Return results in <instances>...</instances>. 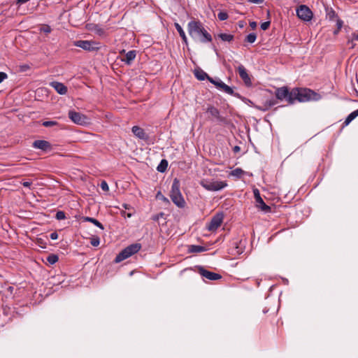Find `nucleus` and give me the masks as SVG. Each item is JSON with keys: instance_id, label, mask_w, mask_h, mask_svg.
<instances>
[{"instance_id": "obj_15", "label": "nucleus", "mask_w": 358, "mask_h": 358, "mask_svg": "<svg viewBox=\"0 0 358 358\" xmlns=\"http://www.w3.org/2000/svg\"><path fill=\"white\" fill-rule=\"evenodd\" d=\"M50 85L52 87L55 91L61 95H64L67 92V87L62 83L53 81L50 83Z\"/></svg>"}, {"instance_id": "obj_54", "label": "nucleus", "mask_w": 358, "mask_h": 358, "mask_svg": "<svg viewBox=\"0 0 358 358\" xmlns=\"http://www.w3.org/2000/svg\"><path fill=\"white\" fill-rule=\"evenodd\" d=\"M124 207L127 209V204H124Z\"/></svg>"}, {"instance_id": "obj_45", "label": "nucleus", "mask_w": 358, "mask_h": 358, "mask_svg": "<svg viewBox=\"0 0 358 358\" xmlns=\"http://www.w3.org/2000/svg\"><path fill=\"white\" fill-rule=\"evenodd\" d=\"M253 192H254V196H255V200L257 199V198L261 197L259 191L257 189H254Z\"/></svg>"}, {"instance_id": "obj_13", "label": "nucleus", "mask_w": 358, "mask_h": 358, "mask_svg": "<svg viewBox=\"0 0 358 358\" xmlns=\"http://www.w3.org/2000/svg\"><path fill=\"white\" fill-rule=\"evenodd\" d=\"M131 131L139 139L147 141L149 138L148 134L145 133L143 129L138 126H134L131 128Z\"/></svg>"}, {"instance_id": "obj_12", "label": "nucleus", "mask_w": 358, "mask_h": 358, "mask_svg": "<svg viewBox=\"0 0 358 358\" xmlns=\"http://www.w3.org/2000/svg\"><path fill=\"white\" fill-rule=\"evenodd\" d=\"M206 113H209L220 122H225V118L220 115V110L213 106H208L206 108Z\"/></svg>"}, {"instance_id": "obj_24", "label": "nucleus", "mask_w": 358, "mask_h": 358, "mask_svg": "<svg viewBox=\"0 0 358 358\" xmlns=\"http://www.w3.org/2000/svg\"><path fill=\"white\" fill-rule=\"evenodd\" d=\"M174 26L180 36L182 38V42L185 44H187V38L182 27L178 22H175Z\"/></svg>"}, {"instance_id": "obj_20", "label": "nucleus", "mask_w": 358, "mask_h": 358, "mask_svg": "<svg viewBox=\"0 0 358 358\" xmlns=\"http://www.w3.org/2000/svg\"><path fill=\"white\" fill-rule=\"evenodd\" d=\"M220 90L228 94H230L231 96H234L235 97H237V98H241V96L237 93V92H235L233 90L232 87H231L230 86L226 85L224 83V84L222 85V86L221 87V88L220 89Z\"/></svg>"}, {"instance_id": "obj_41", "label": "nucleus", "mask_w": 358, "mask_h": 358, "mask_svg": "<svg viewBox=\"0 0 358 358\" xmlns=\"http://www.w3.org/2000/svg\"><path fill=\"white\" fill-rule=\"evenodd\" d=\"M271 24L270 21H266L261 24V29L262 30H266L268 29L269 26Z\"/></svg>"}, {"instance_id": "obj_28", "label": "nucleus", "mask_w": 358, "mask_h": 358, "mask_svg": "<svg viewBox=\"0 0 358 358\" xmlns=\"http://www.w3.org/2000/svg\"><path fill=\"white\" fill-rule=\"evenodd\" d=\"M129 257L128 255L126 253L124 250H122L115 258L114 262L115 263H120L122 261L127 259Z\"/></svg>"}, {"instance_id": "obj_18", "label": "nucleus", "mask_w": 358, "mask_h": 358, "mask_svg": "<svg viewBox=\"0 0 358 358\" xmlns=\"http://www.w3.org/2000/svg\"><path fill=\"white\" fill-rule=\"evenodd\" d=\"M277 103L278 102H277L276 99H275L274 98H271L268 100H266L262 106H257V108L260 110L266 111V110H268V109H270L271 107H273L275 104H277Z\"/></svg>"}, {"instance_id": "obj_19", "label": "nucleus", "mask_w": 358, "mask_h": 358, "mask_svg": "<svg viewBox=\"0 0 358 358\" xmlns=\"http://www.w3.org/2000/svg\"><path fill=\"white\" fill-rule=\"evenodd\" d=\"M194 76L196 78L197 80L203 81L207 79L208 80V78H210L203 70H202L201 68H196L194 71Z\"/></svg>"}, {"instance_id": "obj_23", "label": "nucleus", "mask_w": 358, "mask_h": 358, "mask_svg": "<svg viewBox=\"0 0 358 358\" xmlns=\"http://www.w3.org/2000/svg\"><path fill=\"white\" fill-rule=\"evenodd\" d=\"M80 219L83 222H89L94 224L95 226H96L97 227H99L101 229H104L103 225L99 220H97L96 219H95L94 217L83 216L80 217Z\"/></svg>"}, {"instance_id": "obj_35", "label": "nucleus", "mask_w": 358, "mask_h": 358, "mask_svg": "<svg viewBox=\"0 0 358 358\" xmlns=\"http://www.w3.org/2000/svg\"><path fill=\"white\" fill-rule=\"evenodd\" d=\"M217 17L218 19L220 20V21H224V20H226L228 19L229 17V15L227 14V13L226 12H224V11H220V13H218L217 14Z\"/></svg>"}, {"instance_id": "obj_44", "label": "nucleus", "mask_w": 358, "mask_h": 358, "mask_svg": "<svg viewBox=\"0 0 358 358\" xmlns=\"http://www.w3.org/2000/svg\"><path fill=\"white\" fill-rule=\"evenodd\" d=\"M50 237L52 240H56L58 238V234L56 231H54L50 234Z\"/></svg>"}, {"instance_id": "obj_43", "label": "nucleus", "mask_w": 358, "mask_h": 358, "mask_svg": "<svg viewBox=\"0 0 358 358\" xmlns=\"http://www.w3.org/2000/svg\"><path fill=\"white\" fill-rule=\"evenodd\" d=\"M22 184L24 187H28L30 189L31 186L32 185V182L31 181H24L22 182Z\"/></svg>"}, {"instance_id": "obj_30", "label": "nucleus", "mask_w": 358, "mask_h": 358, "mask_svg": "<svg viewBox=\"0 0 358 358\" xmlns=\"http://www.w3.org/2000/svg\"><path fill=\"white\" fill-rule=\"evenodd\" d=\"M208 81L214 85L218 90H220L224 84V82H222L219 78H209Z\"/></svg>"}, {"instance_id": "obj_47", "label": "nucleus", "mask_w": 358, "mask_h": 358, "mask_svg": "<svg viewBox=\"0 0 358 358\" xmlns=\"http://www.w3.org/2000/svg\"><path fill=\"white\" fill-rule=\"evenodd\" d=\"M264 0H248L249 2L250 3H261L264 1Z\"/></svg>"}, {"instance_id": "obj_37", "label": "nucleus", "mask_w": 358, "mask_h": 358, "mask_svg": "<svg viewBox=\"0 0 358 358\" xmlns=\"http://www.w3.org/2000/svg\"><path fill=\"white\" fill-rule=\"evenodd\" d=\"M57 124H58V122L56 121H44L42 123V125L45 127H53V126H55Z\"/></svg>"}, {"instance_id": "obj_16", "label": "nucleus", "mask_w": 358, "mask_h": 358, "mask_svg": "<svg viewBox=\"0 0 358 358\" xmlns=\"http://www.w3.org/2000/svg\"><path fill=\"white\" fill-rule=\"evenodd\" d=\"M136 57V50H129L125 54V57L122 59L121 61L127 65H130Z\"/></svg>"}, {"instance_id": "obj_14", "label": "nucleus", "mask_w": 358, "mask_h": 358, "mask_svg": "<svg viewBox=\"0 0 358 358\" xmlns=\"http://www.w3.org/2000/svg\"><path fill=\"white\" fill-rule=\"evenodd\" d=\"M33 148L41 150L43 151H47L51 149V144L45 140H36L34 141L32 144Z\"/></svg>"}, {"instance_id": "obj_29", "label": "nucleus", "mask_w": 358, "mask_h": 358, "mask_svg": "<svg viewBox=\"0 0 358 358\" xmlns=\"http://www.w3.org/2000/svg\"><path fill=\"white\" fill-rule=\"evenodd\" d=\"M168 167V162L166 159H162L157 167V170L160 173H164Z\"/></svg>"}, {"instance_id": "obj_17", "label": "nucleus", "mask_w": 358, "mask_h": 358, "mask_svg": "<svg viewBox=\"0 0 358 358\" xmlns=\"http://www.w3.org/2000/svg\"><path fill=\"white\" fill-rule=\"evenodd\" d=\"M141 248V246L140 244L134 243L127 246L124 250H125L126 253L128 255L129 257L132 255L137 253L140 250Z\"/></svg>"}, {"instance_id": "obj_46", "label": "nucleus", "mask_w": 358, "mask_h": 358, "mask_svg": "<svg viewBox=\"0 0 358 358\" xmlns=\"http://www.w3.org/2000/svg\"><path fill=\"white\" fill-rule=\"evenodd\" d=\"M163 215H164V213H160L159 214H157L155 216H154L153 217V220H158L159 219V217H162Z\"/></svg>"}, {"instance_id": "obj_5", "label": "nucleus", "mask_w": 358, "mask_h": 358, "mask_svg": "<svg viewBox=\"0 0 358 358\" xmlns=\"http://www.w3.org/2000/svg\"><path fill=\"white\" fill-rule=\"evenodd\" d=\"M293 89L289 91L287 87H282L277 88L275 90V96L277 99L280 101L285 100L289 104H293Z\"/></svg>"}, {"instance_id": "obj_8", "label": "nucleus", "mask_w": 358, "mask_h": 358, "mask_svg": "<svg viewBox=\"0 0 358 358\" xmlns=\"http://www.w3.org/2000/svg\"><path fill=\"white\" fill-rule=\"evenodd\" d=\"M297 17L303 21L309 22L312 20L313 13L306 5L299 6L296 10Z\"/></svg>"}, {"instance_id": "obj_25", "label": "nucleus", "mask_w": 358, "mask_h": 358, "mask_svg": "<svg viewBox=\"0 0 358 358\" xmlns=\"http://www.w3.org/2000/svg\"><path fill=\"white\" fill-rule=\"evenodd\" d=\"M233 245H234L235 253L237 255H241L243 252V244L242 243V241H234L233 242Z\"/></svg>"}, {"instance_id": "obj_21", "label": "nucleus", "mask_w": 358, "mask_h": 358, "mask_svg": "<svg viewBox=\"0 0 358 358\" xmlns=\"http://www.w3.org/2000/svg\"><path fill=\"white\" fill-rule=\"evenodd\" d=\"M256 201V206L258 208L261 209L262 211L265 213H268L271 211V207L266 205L262 197L257 198V199L255 200Z\"/></svg>"}, {"instance_id": "obj_42", "label": "nucleus", "mask_w": 358, "mask_h": 358, "mask_svg": "<svg viewBox=\"0 0 358 358\" xmlns=\"http://www.w3.org/2000/svg\"><path fill=\"white\" fill-rule=\"evenodd\" d=\"M7 78L8 75L6 73L0 71V83H1Z\"/></svg>"}, {"instance_id": "obj_27", "label": "nucleus", "mask_w": 358, "mask_h": 358, "mask_svg": "<svg viewBox=\"0 0 358 358\" xmlns=\"http://www.w3.org/2000/svg\"><path fill=\"white\" fill-rule=\"evenodd\" d=\"M358 116V109L354 110L351 113H350L346 119L345 120L344 124H349L354 119H355Z\"/></svg>"}, {"instance_id": "obj_4", "label": "nucleus", "mask_w": 358, "mask_h": 358, "mask_svg": "<svg viewBox=\"0 0 358 358\" xmlns=\"http://www.w3.org/2000/svg\"><path fill=\"white\" fill-rule=\"evenodd\" d=\"M69 118L75 124L85 126L90 124V119L84 114L71 110L68 113Z\"/></svg>"}, {"instance_id": "obj_40", "label": "nucleus", "mask_w": 358, "mask_h": 358, "mask_svg": "<svg viewBox=\"0 0 358 358\" xmlns=\"http://www.w3.org/2000/svg\"><path fill=\"white\" fill-rule=\"evenodd\" d=\"M90 243H91L92 245H93L94 247L98 246L100 243L99 238L96 237V238H92Z\"/></svg>"}, {"instance_id": "obj_31", "label": "nucleus", "mask_w": 358, "mask_h": 358, "mask_svg": "<svg viewBox=\"0 0 358 358\" xmlns=\"http://www.w3.org/2000/svg\"><path fill=\"white\" fill-rule=\"evenodd\" d=\"M326 16L329 20H334L336 17V13L331 8H326Z\"/></svg>"}, {"instance_id": "obj_52", "label": "nucleus", "mask_w": 358, "mask_h": 358, "mask_svg": "<svg viewBox=\"0 0 358 358\" xmlns=\"http://www.w3.org/2000/svg\"><path fill=\"white\" fill-rule=\"evenodd\" d=\"M354 39L358 41V34L356 35H354L353 36Z\"/></svg>"}, {"instance_id": "obj_34", "label": "nucleus", "mask_w": 358, "mask_h": 358, "mask_svg": "<svg viewBox=\"0 0 358 358\" xmlns=\"http://www.w3.org/2000/svg\"><path fill=\"white\" fill-rule=\"evenodd\" d=\"M256 39L257 34L255 33H250L245 37V41L249 43H253L255 42Z\"/></svg>"}, {"instance_id": "obj_7", "label": "nucleus", "mask_w": 358, "mask_h": 358, "mask_svg": "<svg viewBox=\"0 0 358 358\" xmlns=\"http://www.w3.org/2000/svg\"><path fill=\"white\" fill-rule=\"evenodd\" d=\"M74 45L87 51H96L100 49L99 43L92 41L79 40L75 41Z\"/></svg>"}, {"instance_id": "obj_2", "label": "nucleus", "mask_w": 358, "mask_h": 358, "mask_svg": "<svg viewBox=\"0 0 358 358\" xmlns=\"http://www.w3.org/2000/svg\"><path fill=\"white\" fill-rule=\"evenodd\" d=\"M293 103L296 101L299 102H307L310 101H318L321 96L315 91L308 88H293Z\"/></svg>"}, {"instance_id": "obj_50", "label": "nucleus", "mask_w": 358, "mask_h": 358, "mask_svg": "<svg viewBox=\"0 0 358 358\" xmlns=\"http://www.w3.org/2000/svg\"><path fill=\"white\" fill-rule=\"evenodd\" d=\"M240 150H241V148L239 146H238V145L234 146V148H233V151L235 153L239 152Z\"/></svg>"}, {"instance_id": "obj_10", "label": "nucleus", "mask_w": 358, "mask_h": 358, "mask_svg": "<svg viewBox=\"0 0 358 358\" xmlns=\"http://www.w3.org/2000/svg\"><path fill=\"white\" fill-rule=\"evenodd\" d=\"M199 273L203 278L210 280H217L222 278V275L212 271L205 269L203 266H198Z\"/></svg>"}, {"instance_id": "obj_33", "label": "nucleus", "mask_w": 358, "mask_h": 358, "mask_svg": "<svg viewBox=\"0 0 358 358\" xmlns=\"http://www.w3.org/2000/svg\"><path fill=\"white\" fill-rule=\"evenodd\" d=\"M243 173L244 171L241 168H236L234 170L231 171V172L230 173L231 176H235L238 178H240Z\"/></svg>"}, {"instance_id": "obj_36", "label": "nucleus", "mask_w": 358, "mask_h": 358, "mask_svg": "<svg viewBox=\"0 0 358 358\" xmlns=\"http://www.w3.org/2000/svg\"><path fill=\"white\" fill-rule=\"evenodd\" d=\"M55 217L58 220H64L66 218V214L62 210H59L56 213Z\"/></svg>"}, {"instance_id": "obj_39", "label": "nucleus", "mask_w": 358, "mask_h": 358, "mask_svg": "<svg viewBox=\"0 0 358 358\" xmlns=\"http://www.w3.org/2000/svg\"><path fill=\"white\" fill-rule=\"evenodd\" d=\"M100 187L103 191L107 192L109 190V187L106 181L102 180Z\"/></svg>"}, {"instance_id": "obj_49", "label": "nucleus", "mask_w": 358, "mask_h": 358, "mask_svg": "<svg viewBox=\"0 0 358 358\" xmlns=\"http://www.w3.org/2000/svg\"><path fill=\"white\" fill-rule=\"evenodd\" d=\"M250 26L252 29H255L257 27V22L255 21L250 22Z\"/></svg>"}, {"instance_id": "obj_6", "label": "nucleus", "mask_w": 358, "mask_h": 358, "mask_svg": "<svg viewBox=\"0 0 358 358\" xmlns=\"http://www.w3.org/2000/svg\"><path fill=\"white\" fill-rule=\"evenodd\" d=\"M201 185L208 191H219L227 187V184L224 181H210V180H203L201 182Z\"/></svg>"}, {"instance_id": "obj_48", "label": "nucleus", "mask_w": 358, "mask_h": 358, "mask_svg": "<svg viewBox=\"0 0 358 358\" xmlns=\"http://www.w3.org/2000/svg\"><path fill=\"white\" fill-rule=\"evenodd\" d=\"M238 25L240 28H243L244 26L245 25V22L243 20H241L238 22Z\"/></svg>"}, {"instance_id": "obj_38", "label": "nucleus", "mask_w": 358, "mask_h": 358, "mask_svg": "<svg viewBox=\"0 0 358 358\" xmlns=\"http://www.w3.org/2000/svg\"><path fill=\"white\" fill-rule=\"evenodd\" d=\"M156 198L158 199H160L162 201H163L164 203H169L170 201L169 200L168 198H166V196H164L160 192H159L157 195H156Z\"/></svg>"}, {"instance_id": "obj_11", "label": "nucleus", "mask_w": 358, "mask_h": 358, "mask_svg": "<svg viewBox=\"0 0 358 358\" xmlns=\"http://www.w3.org/2000/svg\"><path fill=\"white\" fill-rule=\"evenodd\" d=\"M237 71L238 72L239 76L243 80L245 85L247 87H250L252 85V81L244 66L240 64L237 68Z\"/></svg>"}, {"instance_id": "obj_51", "label": "nucleus", "mask_w": 358, "mask_h": 358, "mask_svg": "<svg viewBox=\"0 0 358 358\" xmlns=\"http://www.w3.org/2000/svg\"><path fill=\"white\" fill-rule=\"evenodd\" d=\"M43 31L45 33H50L51 31V29L49 26H47L45 28H43Z\"/></svg>"}, {"instance_id": "obj_22", "label": "nucleus", "mask_w": 358, "mask_h": 358, "mask_svg": "<svg viewBox=\"0 0 358 358\" xmlns=\"http://www.w3.org/2000/svg\"><path fill=\"white\" fill-rule=\"evenodd\" d=\"M207 248L204 246L197 245H188V252L190 253H199L207 251Z\"/></svg>"}, {"instance_id": "obj_53", "label": "nucleus", "mask_w": 358, "mask_h": 358, "mask_svg": "<svg viewBox=\"0 0 358 358\" xmlns=\"http://www.w3.org/2000/svg\"><path fill=\"white\" fill-rule=\"evenodd\" d=\"M341 24H342V22H338V25L339 27H341Z\"/></svg>"}, {"instance_id": "obj_32", "label": "nucleus", "mask_w": 358, "mask_h": 358, "mask_svg": "<svg viewBox=\"0 0 358 358\" xmlns=\"http://www.w3.org/2000/svg\"><path fill=\"white\" fill-rule=\"evenodd\" d=\"M46 259L50 264L52 265L58 262L59 257L57 255L51 254L47 257Z\"/></svg>"}, {"instance_id": "obj_9", "label": "nucleus", "mask_w": 358, "mask_h": 358, "mask_svg": "<svg viewBox=\"0 0 358 358\" xmlns=\"http://www.w3.org/2000/svg\"><path fill=\"white\" fill-rule=\"evenodd\" d=\"M224 215L222 213L215 214L207 225L208 231H213L216 230L222 223Z\"/></svg>"}, {"instance_id": "obj_26", "label": "nucleus", "mask_w": 358, "mask_h": 358, "mask_svg": "<svg viewBox=\"0 0 358 358\" xmlns=\"http://www.w3.org/2000/svg\"><path fill=\"white\" fill-rule=\"evenodd\" d=\"M217 37L220 38L222 41H227V42H231L234 40V35L226 34V33H222L217 35Z\"/></svg>"}, {"instance_id": "obj_1", "label": "nucleus", "mask_w": 358, "mask_h": 358, "mask_svg": "<svg viewBox=\"0 0 358 358\" xmlns=\"http://www.w3.org/2000/svg\"><path fill=\"white\" fill-rule=\"evenodd\" d=\"M187 31L189 36L195 41L202 43L211 42V35L205 29L202 23L199 20H191L187 24Z\"/></svg>"}, {"instance_id": "obj_3", "label": "nucleus", "mask_w": 358, "mask_h": 358, "mask_svg": "<svg viewBox=\"0 0 358 358\" xmlns=\"http://www.w3.org/2000/svg\"><path fill=\"white\" fill-rule=\"evenodd\" d=\"M169 196L177 207L182 208L185 206V201L180 192V182L177 178L173 181Z\"/></svg>"}]
</instances>
